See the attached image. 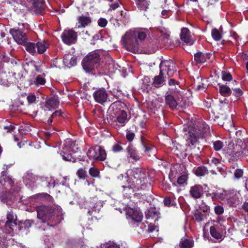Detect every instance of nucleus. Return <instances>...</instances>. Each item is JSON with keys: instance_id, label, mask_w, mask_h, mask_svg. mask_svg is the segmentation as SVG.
I'll return each mask as SVG.
<instances>
[{"instance_id": "0eeeda50", "label": "nucleus", "mask_w": 248, "mask_h": 248, "mask_svg": "<svg viewBox=\"0 0 248 248\" xmlns=\"http://www.w3.org/2000/svg\"><path fill=\"white\" fill-rule=\"evenodd\" d=\"M87 155L91 160L100 161H104L107 157L106 151L102 147L98 145L91 147L88 150Z\"/></svg>"}, {"instance_id": "39448f33", "label": "nucleus", "mask_w": 248, "mask_h": 248, "mask_svg": "<svg viewBox=\"0 0 248 248\" xmlns=\"http://www.w3.org/2000/svg\"><path fill=\"white\" fill-rule=\"evenodd\" d=\"M183 90L179 82L171 78V110L178 109L177 107H182Z\"/></svg>"}, {"instance_id": "393cba45", "label": "nucleus", "mask_w": 248, "mask_h": 248, "mask_svg": "<svg viewBox=\"0 0 248 248\" xmlns=\"http://www.w3.org/2000/svg\"><path fill=\"white\" fill-rule=\"evenodd\" d=\"M126 152L127 153V157L132 158L134 161H138L140 159V157L139 154L135 150L133 145L129 143L126 149Z\"/></svg>"}, {"instance_id": "774afa93", "label": "nucleus", "mask_w": 248, "mask_h": 248, "mask_svg": "<svg viewBox=\"0 0 248 248\" xmlns=\"http://www.w3.org/2000/svg\"><path fill=\"white\" fill-rule=\"evenodd\" d=\"M243 143H244V146L245 153H246V155H247V153H248V139L244 140Z\"/></svg>"}, {"instance_id": "58836bf2", "label": "nucleus", "mask_w": 248, "mask_h": 248, "mask_svg": "<svg viewBox=\"0 0 248 248\" xmlns=\"http://www.w3.org/2000/svg\"><path fill=\"white\" fill-rule=\"evenodd\" d=\"M25 46L26 50L31 55H34L36 53V44L32 42H26L22 45Z\"/></svg>"}, {"instance_id": "9b49d317", "label": "nucleus", "mask_w": 248, "mask_h": 248, "mask_svg": "<svg viewBox=\"0 0 248 248\" xmlns=\"http://www.w3.org/2000/svg\"><path fill=\"white\" fill-rule=\"evenodd\" d=\"M3 170L1 172L0 183L3 186H9L11 188H15L14 186L15 179L12 176L9 175L8 172V166L4 164L3 167Z\"/></svg>"}, {"instance_id": "13d9d810", "label": "nucleus", "mask_w": 248, "mask_h": 248, "mask_svg": "<svg viewBox=\"0 0 248 248\" xmlns=\"http://www.w3.org/2000/svg\"><path fill=\"white\" fill-rule=\"evenodd\" d=\"M214 211L216 214L220 215L224 213V208L221 205H217L215 207Z\"/></svg>"}, {"instance_id": "e2e57ef3", "label": "nucleus", "mask_w": 248, "mask_h": 248, "mask_svg": "<svg viewBox=\"0 0 248 248\" xmlns=\"http://www.w3.org/2000/svg\"><path fill=\"white\" fill-rule=\"evenodd\" d=\"M15 128V126L14 124H10L9 126H5L4 129L7 130L8 132L13 131Z\"/></svg>"}, {"instance_id": "412c9836", "label": "nucleus", "mask_w": 248, "mask_h": 248, "mask_svg": "<svg viewBox=\"0 0 248 248\" xmlns=\"http://www.w3.org/2000/svg\"><path fill=\"white\" fill-rule=\"evenodd\" d=\"M60 101L58 96L54 95L46 100L45 104V108L50 110L56 109L59 106Z\"/></svg>"}, {"instance_id": "6ab92c4d", "label": "nucleus", "mask_w": 248, "mask_h": 248, "mask_svg": "<svg viewBox=\"0 0 248 248\" xmlns=\"http://www.w3.org/2000/svg\"><path fill=\"white\" fill-rule=\"evenodd\" d=\"M126 215L128 218L131 219L136 222H141L143 217V215L141 212L133 208L128 209L126 212Z\"/></svg>"}, {"instance_id": "423d86ee", "label": "nucleus", "mask_w": 248, "mask_h": 248, "mask_svg": "<svg viewBox=\"0 0 248 248\" xmlns=\"http://www.w3.org/2000/svg\"><path fill=\"white\" fill-rule=\"evenodd\" d=\"M37 217L45 222L54 218L55 210L53 207L44 205L38 206L36 208Z\"/></svg>"}, {"instance_id": "09e8293b", "label": "nucleus", "mask_w": 248, "mask_h": 248, "mask_svg": "<svg viewBox=\"0 0 248 248\" xmlns=\"http://www.w3.org/2000/svg\"><path fill=\"white\" fill-rule=\"evenodd\" d=\"M77 174L80 179H84L87 177V171L83 168L79 169L77 172Z\"/></svg>"}, {"instance_id": "f704fd0d", "label": "nucleus", "mask_w": 248, "mask_h": 248, "mask_svg": "<svg viewBox=\"0 0 248 248\" xmlns=\"http://www.w3.org/2000/svg\"><path fill=\"white\" fill-rule=\"evenodd\" d=\"M48 46V42L46 41H38L36 44L37 52L39 54H42L45 52Z\"/></svg>"}, {"instance_id": "4c0bfd02", "label": "nucleus", "mask_w": 248, "mask_h": 248, "mask_svg": "<svg viewBox=\"0 0 248 248\" xmlns=\"http://www.w3.org/2000/svg\"><path fill=\"white\" fill-rule=\"evenodd\" d=\"M127 113L125 111H122L121 113L116 116V121H117L120 124L121 126H124L127 121Z\"/></svg>"}, {"instance_id": "c756f323", "label": "nucleus", "mask_w": 248, "mask_h": 248, "mask_svg": "<svg viewBox=\"0 0 248 248\" xmlns=\"http://www.w3.org/2000/svg\"><path fill=\"white\" fill-rule=\"evenodd\" d=\"M140 139V142L143 147L145 152L150 153L151 151L155 150V146L150 144L143 135H141Z\"/></svg>"}, {"instance_id": "4468645a", "label": "nucleus", "mask_w": 248, "mask_h": 248, "mask_svg": "<svg viewBox=\"0 0 248 248\" xmlns=\"http://www.w3.org/2000/svg\"><path fill=\"white\" fill-rule=\"evenodd\" d=\"M93 95L95 101L101 104L106 102L108 96L107 91L103 88L97 89L93 93Z\"/></svg>"}, {"instance_id": "5fc2aeb1", "label": "nucleus", "mask_w": 248, "mask_h": 248, "mask_svg": "<svg viewBox=\"0 0 248 248\" xmlns=\"http://www.w3.org/2000/svg\"><path fill=\"white\" fill-rule=\"evenodd\" d=\"M243 170L240 169H236L234 172V177L236 179H239L243 175Z\"/></svg>"}, {"instance_id": "052dcab7", "label": "nucleus", "mask_w": 248, "mask_h": 248, "mask_svg": "<svg viewBox=\"0 0 248 248\" xmlns=\"http://www.w3.org/2000/svg\"><path fill=\"white\" fill-rule=\"evenodd\" d=\"M30 145V143L27 140H22L21 141L18 142L17 146L21 148L25 145Z\"/></svg>"}, {"instance_id": "603ef678", "label": "nucleus", "mask_w": 248, "mask_h": 248, "mask_svg": "<svg viewBox=\"0 0 248 248\" xmlns=\"http://www.w3.org/2000/svg\"><path fill=\"white\" fill-rule=\"evenodd\" d=\"M135 137V134L133 132L128 130L126 131V139L130 143L133 141Z\"/></svg>"}, {"instance_id": "338daca9", "label": "nucleus", "mask_w": 248, "mask_h": 248, "mask_svg": "<svg viewBox=\"0 0 248 248\" xmlns=\"http://www.w3.org/2000/svg\"><path fill=\"white\" fill-rule=\"evenodd\" d=\"M106 248H120L119 245L114 243H110L106 247Z\"/></svg>"}, {"instance_id": "7c9ffc66", "label": "nucleus", "mask_w": 248, "mask_h": 248, "mask_svg": "<svg viewBox=\"0 0 248 248\" xmlns=\"http://www.w3.org/2000/svg\"><path fill=\"white\" fill-rule=\"evenodd\" d=\"M78 21L79 23L78 28H85L90 25L92 23V18L90 16L81 15L78 17Z\"/></svg>"}, {"instance_id": "e433bc0d", "label": "nucleus", "mask_w": 248, "mask_h": 248, "mask_svg": "<svg viewBox=\"0 0 248 248\" xmlns=\"http://www.w3.org/2000/svg\"><path fill=\"white\" fill-rule=\"evenodd\" d=\"M188 178V171L182 172L181 174L178 175L177 183L179 185H186Z\"/></svg>"}, {"instance_id": "f03ea898", "label": "nucleus", "mask_w": 248, "mask_h": 248, "mask_svg": "<svg viewBox=\"0 0 248 248\" xmlns=\"http://www.w3.org/2000/svg\"><path fill=\"white\" fill-rule=\"evenodd\" d=\"M147 37V33L141 30H137L126 32L123 36L122 41L127 46V49L130 51L138 50L139 48L138 40L142 41Z\"/></svg>"}, {"instance_id": "ea45409f", "label": "nucleus", "mask_w": 248, "mask_h": 248, "mask_svg": "<svg viewBox=\"0 0 248 248\" xmlns=\"http://www.w3.org/2000/svg\"><path fill=\"white\" fill-rule=\"evenodd\" d=\"M231 88L232 95L234 96L237 100L239 99L243 95V91L239 88L234 87L233 86H231Z\"/></svg>"}, {"instance_id": "2f4dec72", "label": "nucleus", "mask_w": 248, "mask_h": 248, "mask_svg": "<svg viewBox=\"0 0 248 248\" xmlns=\"http://www.w3.org/2000/svg\"><path fill=\"white\" fill-rule=\"evenodd\" d=\"M194 60L197 63L202 64L206 62L207 59L209 58V54L203 53L198 51L194 54Z\"/></svg>"}, {"instance_id": "69168bd1", "label": "nucleus", "mask_w": 248, "mask_h": 248, "mask_svg": "<svg viewBox=\"0 0 248 248\" xmlns=\"http://www.w3.org/2000/svg\"><path fill=\"white\" fill-rule=\"evenodd\" d=\"M242 208L246 212L248 213V199L243 203Z\"/></svg>"}, {"instance_id": "8fccbe9b", "label": "nucleus", "mask_w": 248, "mask_h": 248, "mask_svg": "<svg viewBox=\"0 0 248 248\" xmlns=\"http://www.w3.org/2000/svg\"><path fill=\"white\" fill-rule=\"evenodd\" d=\"M213 145L214 149L216 151H218L223 148V143L220 140H217L213 141Z\"/></svg>"}, {"instance_id": "1a4fd4ad", "label": "nucleus", "mask_w": 248, "mask_h": 248, "mask_svg": "<svg viewBox=\"0 0 248 248\" xmlns=\"http://www.w3.org/2000/svg\"><path fill=\"white\" fill-rule=\"evenodd\" d=\"M122 111H124L122 109V103L120 101L115 102L112 103L109 107L107 115V119L108 123L110 121L114 122L116 121V117L120 115Z\"/></svg>"}, {"instance_id": "72a5a7b5", "label": "nucleus", "mask_w": 248, "mask_h": 248, "mask_svg": "<svg viewBox=\"0 0 248 248\" xmlns=\"http://www.w3.org/2000/svg\"><path fill=\"white\" fill-rule=\"evenodd\" d=\"M194 245V241L192 239L183 237L181 239L179 246L180 248H192Z\"/></svg>"}, {"instance_id": "de8ad7c7", "label": "nucleus", "mask_w": 248, "mask_h": 248, "mask_svg": "<svg viewBox=\"0 0 248 248\" xmlns=\"http://www.w3.org/2000/svg\"><path fill=\"white\" fill-rule=\"evenodd\" d=\"M197 79L200 81H201V82L197 84H196L195 83H194V86L195 88V89L197 91H201V90H203L205 87L204 86V84L203 83V81L205 80L203 78H202L201 77H198Z\"/></svg>"}, {"instance_id": "a18cd8bd", "label": "nucleus", "mask_w": 248, "mask_h": 248, "mask_svg": "<svg viewBox=\"0 0 248 248\" xmlns=\"http://www.w3.org/2000/svg\"><path fill=\"white\" fill-rule=\"evenodd\" d=\"M211 35L212 38L216 41H220L222 38L221 34L216 28H214L212 29Z\"/></svg>"}, {"instance_id": "bb28decb", "label": "nucleus", "mask_w": 248, "mask_h": 248, "mask_svg": "<svg viewBox=\"0 0 248 248\" xmlns=\"http://www.w3.org/2000/svg\"><path fill=\"white\" fill-rule=\"evenodd\" d=\"M193 172L198 177H204L209 174L207 168L203 165L195 167L193 170Z\"/></svg>"}, {"instance_id": "0e129e2a", "label": "nucleus", "mask_w": 248, "mask_h": 248, "mask_svg": "<svg viewBox=\"0 0 248 248\" xmlns=\"http://www.w3.org/2000/svg\"><path fill=\"white\" fill-rule=\"evenodd\" d=\"M119 6V1H117L114 3H111L110 4V7L111 10H114L117 9Z\"/></svg>"}, {"instance_id": "c03bdc74", "label": "nucleus", "mask_w": 248, "mask_h": 248, "mask_svg": "<svg viewBox=\"0 0 248 248\" xmlns=\"http://www.w3.org/2000/svg\"><path fill=\"white\" fill-rule=\"evenodd\" d=\"M33 223L34 221L32 220L26 219L23 223H20V224H19V230H22L23 228H24L25 230H28L31 226Z\"/></svg>"}, {"instance_id": "a19ab883", "label": "nucleus", "mask_w": 248, "mask_h": 248, "mask_svg": "<svg viewBox=\"0 0 248 248\" xmlns=\"http://www.w3.org/2000/svg\"><path fill=\"white\" fill-rule=\"evenodd\" d=\"M194 217L196 221L201 222L203 221L205 216V214L202 213L200 210L197 209L194 211Z\"/></svg>"}, {"instance_id": "7ed1b4c3", "label": "nucleus", "mask_w": 248, "mask_h": 248, "mask_svg": "<svg viewBox=\"0 0 248 248\" xmlns=\"http://www.w3.org/2000/svg\"><path fill=\"white\" fill-rule=\"evenodd\" d=\"M226 154L229 157V162L236 161L240 157L246 156L243 141L240 139L235 140V143H230L226 148Z\"/></svg>"}, {"instance_id": "79ce46f5", "label": "nucleus", "mask_w": 248, "mask_h": 248, "mask_svg": "<svg viewBox=\"0 0 248 248\" xmlns=\"http://www.w3.org/2000/svg\"><path fill=\"white\" fill-rule=\"evenodd\" d=\"M210 232L211 236L216 239H222V235L217 232L214 226H211L210 228Z\"/></svg>"}, {"instance_id": "5701e85b", "label": "nucleus", "mask_w": 248, "mask_h": 248, "mask_svg": "<svg viewBox=\"0 0 248 248\" xmlns=\"http://www.w3.org/2000/svg\"><path fill=\"white\" fill-rule=\"evenodd\" d=\"M102 206L101 202L99 201H97V199L93 198L90 201V205H89L90 209L88 210V213L90 215H92L93 212H99Z\"/></svg>"}, {"instance_id": "c9c22d12", "label": "nucleus", "mask_w": 248, "mask_h": 248, "mask_svg": "<svg viewBox=\"0 0 248 248\" xmlns=\"http://www.w3.org/2000/svg\"><path fill=\"white\" fill-rule=\"evenodd\" d=\"M138 9L140 11H146L149 5V0H135Z\"/></svg>"}, {"instance_id": "6e6552de", "label": "nucleus", "mask_w": 248, "mask_h": 248, "mask_svg": "<svg viewBox=\"0 0 248 248\" xmlns=\"http://www.w3.org/2000/svg\"><path fill=\"white\" fill-rule=\"evenodd\" d=\"M203 137V133L198 129L191 127L189 129L187 134H186V139L189 145L199 144V140Z\"/></svg>"}, {"instance_id": "473e14b6", "label": "nucleus", "mask_w": 248, "mask_h": 248, "mask_svg": "<svg viewBox=\"0 0 248 248\" xmlns=\"http://www.w3.org/2000/svg\"><path fill=\"white\" fill-rule=\"evenodd\" d=\"M185 166L183 164H175L173 166V169H171V176L174 174L179 175L182 173L187 171Z\"/></svg>"}, {"instance_id": "864d4df0", "label": "nucleus", "mask_w": 248, "mask_h": 248, "mask_svg": "<svg viewBox=\"0 0 248 248\" xmlns=\"http://www.w3.org/2000/svg\"><path fill=\"white\" fill-rule=\"evenodd\" d=\"M89 173L92 177H97L99 176L100 172L97 168L91 167L89 170Z\"/></svg>"}, {"instance_id": "f3484780", "label": "nucleus", "mask_w": 248, "mask_h": 248, "mask_svg": "<svg viewBox=\"0 0 248 248\" xmlns=\"http://www.w3.org/2000/svg\"><path fill=\"white\" fill-rule=\"evenodd\" d=\"M185 147L176 142L172 141L171 144V153H173L178 157H181L186 155Z\"/></svg>"}, {"instance_id": "9d476101", "label": "nucleus", "mask_w": 248, "mask_h": 248, "mask_svg": "<svg viewBox=\"0 0 248 248\" xmlns=\"http://www.w3.org/2000/svg\"><path fill=\"white\" fill-rule=\"evenodd\" d=\"M24 29L20 30L18 28L11 29L9 32L12 35L14 40L19 45H24L28 39L26 34L24 32Z\"/></svg>"}, {"instance_id": "4d7b16f0", "label": "nucleus", "mask_w": 248, "mask_h": 248, "mask_svg": "<svg viewBox=\"0 0 248 248\" xmlns=\"http://www.w3.org/2000/svg\"><path fill=\"white\" fill-rule=\"evenodd\" d=\"M97 23L99 26L104 28L107 26L108 21L106 18L101 17L98 20Z\"/></svg>"}, {"instance_id": "aec40b11", "label": "nucleus", "mask_w": 248, "mask_h": 248, "mask_svg": "<svg viewBox=\"0 0 248 248\" xmlns=\"http://www.w3.org/2000/svg\"><path fill=\"white\" fill-rule=\"evenodd\" d=\"M62 149L60 150V154L62 157L63 160L66 161L75 162L76 160L75 157L73 156L70 152L69 147L64 146Z\"/></svg>"}, {"instance_id": "a878e982", "label": "nucleus", "mask_w": 248, "mask_h": 248, "mask_svg": "<svg viewBox=\"0 0 248 248\" xmlns=\"http://www.w3.org/2000/svg\"><path fill=\"white\" fill-rule=\"evenodd\" d=\"M162 66L161 65L159 74L155 77L153 82V85L156 88L161 86L165 81L163 77L164 75L163 71L164 70L162 69Z\"/></svg>"}, {"instance_id": "37998d69", "label": "nucleus", "mask_w": 248, "mask_h": 248, "mask_svg": "<svg viewBox=\"0 0 248 248\" xmlns=\"http://www.w3.org/2000/svg\"><path fill=\"white\" fill-rule=\"evenodd\" d=\"M16 219H15L14 217L15 215L14 214V212L12 210H10V211H8L7 212V215H6V218L7 221L8 222H13V223L15 224V226H16L17 223H16Z\"/></svg>"}, {"instance_id": "49530a36", "label": "nucleus", "mask_w": 248, "mask_h": 248, "mask_svg": "<svg viewBox=\"0 0 248 248\" xmlns=\"http://www.w3.org/2000/svg\"><path fill=\"white\" fill-rule=\"evenodd\" d=\"M221 78L224 81H230L232 80V74L228 72L223 71L221 72Z\"/></svg>"}, {"instance_id": "f257e3e1", "label": "nucleus", "mask_w": 248, "mask_h": 248, "mask_svg": "<svg viewBox=\"0 0 248 248\" xmlns=\"http://www.w3.org/2000/svg\"><path fill=\"white\" fill-rule=\"evenodd\" d=\"M128 173V187L144 191L152 189V179L145 169L134 168Z\"/></svg>"}, {"instance_id": "20e7f679", "label": "nucleus", "mask_w": 248, "mask_h": 248, "mask_svg": "<svg viewBox=\"0 0 248 248\" xmlns=\"http://www.w3.org/2000/svg\"><path fill=\"white\" fill-rule=\"evenodd\" d=\"M100 60V55L98 52H90L82 60V67L86 73L93 74L99 66Z\"/></svg>"}, {"instance_id": "b1692460", "label": "nucleus", "mask_w": 248, "mask_h": 248, "mask_svg": "<svg viewBox=\"0 0 248 248\" xmlns=\"http://www.w3.org/2000/svg\"><path fill=\"white\" fill-rule=\"evenodd\" d=\"M32 6L34 12L37 15L41 14L45 10L44 0H32Z\"/></svg>"}, {"instance_id": "680f3d73", "label": "nucleus", "mask_w": 248, "mask_h": 248, "mask_svg": "<svg viewBox=\"0 0 248 248\" xmlns=\"http://www.w3.org/2000/svg\"><path fill=\"white\" fill-rule=\"evenodd\" d=\"M163 202L165 206L170 207V196L165 198Z\"/></svg>"}, {"instance_id": "f8f14e48", "label": "nucleus", "mask_w": 248, "mask_h": 248, "mask_svg": "<svg viewBox=\"0 0 248 248\" xmlns=\"http://www.w3.org/2000/svg\"><path fill=\"white\" fill-rule=\"evenodd\" d=\"M63 42L68 45L75 44L77 40V33L72 29L64 30L61 35Z\"/></svg>"}, {"instance_id": "bf43d9fd", "label": "nucleus", "mask_w": 248, "mask_h": 248, "mask_svg": "<svg viewBox=\"0 0 248 248\" xmlns=\"http://www.w3.org/2000/svg\"><path fill=\"white\" fill-rule=\"evenodd\" d=\"M27 99L29 104H32L35 103L36 101V96L34 94H30L27 96Z\"/></svg>"}, {"instance_id": "2eb2a0df", "label": "nucleus", "mask_w": 248, "mask_h": 248, "mask_svg": "<svg viewBox=\"0 0 248 248\" xmlns=\"http://www.w3.org/2000/svg\"><path fill=\"white\" fill-rule=\"evenodd\" d=\"M190 196L194 199L202 198L203 194V188L201 185L196 184L191 186L189 190Z\"/></svg>"}, {"instance_id": "dca6fc26", "label": "nucleus", "mask_w": 248, "mask_h": 248, "mask_svg": "<svg viewBox=\"0 0 248 248\" xmlns=\"http://www.w3.org/2000/svg\"><path fill=\"white\" fill-rule=\"evenodd\" d=\"M180 38L182 41L189 46L193 45L195 40L193 39L188 28H183L181 30Z\"/></svg>"}, {"instance_id": "6e6d98bb", "label": "nucleus", "mask_w": 248, "mask_h": 248, "mask_svg": "<svg viewBox=\"0 0 248 248\" xmlns=\"http://www.w3.org/2000/svg\"><path fill=\"white\" fill-rule=\"evenodd\" d=\"M123 150V148L119 143H115L112 147V151L114 153L120 152Z\"/></svg>"}, {"instance_id": "a211bd4d", "label": "nucleus", "mask_w": 248, "mask_h": 248, "mask_svg": "<svg viewBox=\"0 0 248 248\" xmlns=\"http://www.w3.org/2000/svg\"><path fill=\"white\" fill-rule=\"evenodd\" d=\"M20 188L19 187H16L15 188H10V191H5L4 193L0 194L1 201L5 203L12 200L14 195L17 194L20 191Z\"/></svg>"}, {"instance_id": "c85d7f7f", "label": "nucleus", "mask_w": 248, "mask_h": 248, "mask_svg": "<svg viewBox=\"0 0 248 248\" xmlns=\"http://www.w3.org/2000/svg\"><path fill=\"white\" fill-rule=\"evenodd\" d=\"M218 86H219V92L221 95L228 97L232 94V85L228 86L227 84L218 83Z\"/></svg>"}, {"instance_id": "3c124183", "label": "nucleus", "mask_w": 248, "mask_h": 248, "mask_svg": "<svg viewBox=\"0 0 248 248\" xmlns=\"http://www.w3.org/2000/svg\"><path fill=\"white\" fill-rule=\"evenodd\" d=\"M34 83L37 85H43L45 84L46 80L41 75H39L35 78Z\"/></svg>"}, {"instance_id": "ddd939ff", "label": "nucleus", "mask_w": 248, "mask_h": 248, "mask_svg": "<svg viewBox=\"0 0 248 248\" xmlns=\"http://www.w3.org/2000/svg\"><path fill=\"white\" fill-rule=\"evenodd\" d=\"M63 114V112L61 110H56L46 121V124L49 125L51 128H52V131H56V126L58 124V121L61 119Z\"/></svg>"}, {"instance_id": "4be33fe9", "label": "nucleus", "mask_w": 248, "mask_h": 248, "mask_svg": "<svg viewBox=\"0 0 248 248\" xmlns=\"http://www.w3.org/2000/svg\"><path fill=\"white\" fill-rule=\"evenodd\" d=\"M77 57L69 53L65 54L63 58V64L68 68L75 66L77 63Z\"/></svg>"}, {"instance_id": "cd10ccee", "label": "nucleus", "mask_w": 248, "mask_h": 248, "mask_svg": "<svg viewBox=\"0 0 248 248\" xmlns=\"http://www.w3.org/2000/svg\"><path fill=\"white\" fill-rule=\"evenodd\" d=\"M146 218L147 219H155V222L158 220L159 218L158 215L159 213L155 207H150L145 212Z\"/></svg>"}]
</instances>
